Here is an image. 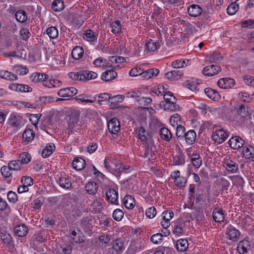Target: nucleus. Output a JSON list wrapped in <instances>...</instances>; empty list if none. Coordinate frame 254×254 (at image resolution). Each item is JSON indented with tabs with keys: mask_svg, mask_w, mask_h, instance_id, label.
I'll use <instances>...</instances> for the list:
<instances>
[{
	"mask_svg": "<svg viewBox=\"0 0 254 254\" xmlns=\"http://www.w3.org/2000/svg\"><path fill=\"white\" fill-rule=\"evenodd\" d=\"M85 189L89 194H94L98 190V186L95 182H90L86 184Z\"/></svg>",
	"mask_w": 254,
	"mask_h": 254,
	"instance_id": "f704fd0d",
	"label": "nucleus"
},
{
	"mask_svg": "<svg viewBox=\"0 0 254 254\" xmlns=\"http://www.w3.org/2000/svg\"><path fill=\"white\" fill-rule=\"evenodd\" d=\"M49 75L47 74L40 72H35L30 76V80L32 82L37 83L39 82H44L45 79H47Z\"/></svg>",
	"mask_w": 254,
	"mask_h": 254,
	"instance_id": "a211bd4d",
	"label": "nucleus"
},
{
	"mask_svg": "<svg viewBox=\"0 0 254 254\" xmlns=\"http://www.w3.org/2000/svg\"><path fill=\"white\" fill-rule=\"evenodd\" d=\"M237 118H239L241 121H244L245 119L249 116L250 113L248 108L244 105H240L237 108Z\"/></svg>",
	"mask_w": 254,
	"mask_h": 254,
	"instance_id": "ddd939ff",
	"label": "nucleus"
},
{
	"mask_svg": "<svg viewBox=\"0 0 254 254\" xmlns=\"http://www.w3.org/2000/svg\"><path fill=\"white\" fill-rule=\"evenodd\" d=\"M189 244L186 239H181L178 240L176 244V248L180 252H185L188 248Z\"/></svg>",
	"mask_w": 254,
	"mask_h": 254,
	"instance_id": "473e14b6",
	"label": "nucleus"
},
{
	"mask_svg": "<svg viewBox=\"0 0 254 254\" xmlns=\"http://www.w3.org/2000/svg\"><path fill=\"white\" fill-rule=\"evenodd\" d=\"M201 7L198 5L192 4L188 9L189 14L192 17H197L201 13Z\"/></svg>",
	"mask_w": 254,
	"mask_h": 254,
	"instance_id": "cd10ccee",
	"label": "nucleus"
},
{
	"mask_svg": "<svg viewBox=\"0 0 254 254\" xmlns=\"http://www.w3.org/2000/svg\"><path fill=\"white\" fill-rule=\"evenodd\" d=\"M191 161L193 166L198 168L201 165L202 161L200 157L198 154H193L191 156Z\"/></svg>",
	"mask_w": 254,
	"mask_h": 254,
	"instance_id": "a18cd8bd",
	"label": "nucleus"
},
{
	"mask_svg": "<svg viewBox=\"0 0 254 254\" xmlns=\"http://www.w3.org/2000/svg\"><path fill=\"white\" fill-rule=\"evenodd\" d=\"M55 148V145L53 143L48 144L45 148L43 149L42 152V156L44 158L49 157L53 152Z\"/></svg>",
	"mask_w": 254,
	"mask_h": 254,
	"instance_id": "4c0bfd02",
	"label": "nucleus"
},
{
	"mask_svg": "<svg viewBox=\"0 0 254 254\" xmlns=\"http://www.w3.org/2000/svg\"><path fill=\"white\" fill-rule=\"evenodd\" d=\"M20 116L15 114H11L8 119V123L12 127H17L20 124Z\"/></svg>",
	"mask_w": 254,
	"mask_h": 254,
	"instance_id": "a19ab883",
	"label": "nucleus"
},
{
	"mask_svg": "<svg viewBox=\"0 0 254 254\" xmlns=\"http://www.w3.org/2000/svg\"><path fill=\"white\" fill-rule=\"evenodd\" d=\"M64 8V2L61 0H55L52 4V8L55 11H60Z\"/></svg>",
	"mask_w": 254,
	"mask_h": 254,
	"instance_id": "603ef678",
	"label": "nucleus"
},
{
	"mask_svg": "<svg viewBox=\"0 0 254 254\" xmlns=\"http://www.w3.org/2000/svg\"><path fill=\"white\" fill-rule=\"evenodd\" d=\"M70 237L73 242L75 243H81L84 241V236L77 228H74L72 230Z\"/></svg>",
	"mask_w": 254,
	"mask_h": 254,
	"instance_id": "0eeeda50",
	"label": "nucleus"
},
{
	"mask_svg": "<svg viewBox=\"0 0 254 254\" xmlns=\"http://www.w3.org/2000/svg\"><path fill=\"white\" fill-rule=\"evenodd\" d=\"M163 235L162 234L157 233L154 234L150 238L151 241L155 244H159L162 240Z\"/></svg>",
	"mask_w": 254,
	"mask_h": 254,
	"instance_id": "69168bd1",
	"label": "nucleus"
},
{
	"mask_svg": "<svg viewBox=\"0 0 254 254\" xmlns=\"http://www.w3.org/2000/svg\"><path fill=\"white\" fill-rule=\"evenodd\" d=\"M83 75H84L83 81H86L92 79H94L97 77V73L93 71H83Z\"/></svg>",
	"mask_w": 254,
	"mask_h": 254,
	"instance_id": "5fc2aeb1",
	"label": "nucleus"
},
{
	"mask_svg": "<svg viewBox=\"0 0 254 254\" xmlns=\"http://www.w3.org/2000/svg\"><path fill=\"white\" fill-rule=\"evenodd\" d=\"M47 34L50 38L55 39L59 35V32L56 27H50L48 28L47 30Z\"/></svg>",
	"mask_w": 254,
	"mask_h": 254,
	"instance_id": "864d4df0",
	"label": "nucleus"
},
{
	"mask_svg": "<svg viewBox=\"0 0 254 254\" xmlns=\"http://www.w3.org/2000/svg\"><path fill=\"white\" fill-rule=\"evenodd\" d=\"M191 61L188 59L177 60L172 63V66L174 68H183L190 64Z\"/></svg>",
	"mask_w": 254,
	"mask_h": 254,
	"instance_id": "412c9836",
	"label": "nucleus"
},
{
	"mask_svg": "<svg viewBox=\"0 0 254 254\" xmlns=\"http://www.w3.org/2000/svg\"><path fill=\"white\" fill-rule=\"evenodd\" d=\"M225 235L226 238L230 241L235 242L239 240L241 233L233 226L229 225L226 228Z\"/></svg>",
	"mask_w": 254,
	"mask_h": 254,
	"instance_id": "20e7f679",
	"label": "nucleus"
},
{
	"mask_svg": "<svg viewBox=\"0 0 254 254\" xmlns=\"http://www.w3.org/2000/svg\"><path fill=\"white\" fill-rule=\"evenodd\" d=\"M196 134L195 131L193 129H190L186 132L184 139L187 144L192 145L196 140Z\"/></svg>",
	"mask_w": 254,
	"mask_h": 254,
	"instance_id": "2eb2a0df",
	"label": "nucleus"
},
{
	"mask_svg": "<svg viewBox=\"0 0 254 254\" xmlns=\"http://www.w3.org/2000/svg\"><path fill=\"white\" fill-rule=\"evenodd\" d=\"M15 234L19 237L25 236L27 232L28 229L26 226L24 225H19L15 227L14 229Z\"/></svg>",
	"mask_w": 254,
	"mask_h": 254,
	"instance_id": "c9c22d12",
	"label": "nucleus"
},
{
	"mask_svg": "<svg viewBox=\"0 0 254 254\" xmlns=\"http://www.w3.org/2000/svg\"><path fill=\"white\" fill-rule=\"evenodd\" d=\"M181 73L179 70H173L165 74V77L170 80H174L180 77Z\"/></svg>",
	"mask_w": 254,
	"mask_h": 254,
	"instance_id": "09e8293b",
	"label": "nucleus"
},
{
	"mask_svg": "<svg viewBox=\"0 0 254 254\" xmlns=\"http://www.w3.org/2000/svg\"><path fill=\"white\" fill-rule=\"evenodd\" d=\"M156 152L155 146L152 144H147L146 146L145 152L143 153V156L144 158H148L149 160L152 159L153 155H155Z\"/></svg>",
	"mask_w": 254,
	"mask_h": 254,
	"instance_id": "4be33fe9",
	"label": "nucleus"
},
{
	"mask_svg": "<svg viewBox=\"0 0 254 254\" xmlns=\"http://www.w3.org/2000/svg\"><path fill=\"white\" fill-rule=\"evenodd\" d=\"M159 73L157 68H150L147 70L142 71L141 77L145 80L149 79L156 76Z\"/></svg>",
	"mask_w": 254,
	"mask_h": 254,
	"instance_id": "6ab92c4d",
	"label": "nucleus"
},
{
	"mask_svg": "<svg viewBox=\"0 0 254 254\" xmlns=\"http://www.w3.org/2000/svg\"><path fill=\"white\" fill-rule=\"evenodd\" d=\"M0 77L9 81H14L18 79L17 76L7 70H0Z\"/></svg>",
	"mask_w": 254,
	"mask_h": 254,
	"instance_id": "a878e982",
	"label": "nucleus"
},
{
	"mask_svg": "<svg viewBox=\"0 0 254 254\" xmlns=\"http://www.w3.org/2000/svg\"><path fill=\"white\" fill-rule=\"evenodd\" d=\"M83 38L89 42H94L96 40L97 37L92 30H87L84 32Z\"/></svg>",
	"mask_w": 254,
	"mask_h": 254,
	"instance_id": "c03bdc74",
	"label": "nucleus"
},
{
	"mask_svg": "<svg viewBox=\"0 0 254 254\" xmlns=\"http://www.w3.org/2000/svg\"><path fill=\"white\" fill-rule=\"evenodd\" d=\"M221 70V67L217 65H210L203 68L202 73L206 76H213Z\"/></svg>",
	"mask_w": 254,
	"mask_h": 254,
	"instance_id": "6e6552de",
	"label": "nucleus"
},
{
	"mask_svg": "<svg viewBox=\"0 0 254 254\" xmlns=\"http://www.w3.org/2000/svg\"><path fill=\"white\" fill-rule=\"evenodd\" d=\"M85 166V161L81 158H75L72 162V166L76 170H82Z\"/></svg>",
	"mask_w": 254,
	"mask_h": 254,
	"instance_id": "2f4dec72",
	"label": "nucleus"
},
{
	"mask_svg": "<svg viewBox=\"0 0 254 254\" xmlns=\"http://www.w3.org/2000/svg\"><path fill=\"white\" fill-rule=\"evenodd\" d=\"M112 32L114 34H117L121 31V24L119 21L116 20L111 23Z\"/></svg>",
	"mask_w": 254,
	"mask_h": 254,
	"instance_id": "13d9d810",
	"label": "nucleus"
},
{
	"mask_svg": "<svg viewBox=\"0 0 254 254\" xmlns=\"http://www.w3.org/2000/svg\"><path fill=\"white\" fill-rule=\"evenodd\" d=\"M235 84L234 79L230 78H223L217 82L218 86L223 89H229L233 87Z\"/></svg>",
	"mask_w": 254,
	"mask_h": 254,
	"instance_id": "9d476101",
	"label": "nucleus"
},
{
	"mask_svg": "<svg viewBox=\"0 0 254 254\" xmlns=\"http://www.w3.org/2000/svg\"><path fill=\"white\" fill-rule=\"evenodd\" d=\"M229 135L227 131L225 130L223 128H219L216 129L213 133L212 139L215 142L220 144L225 141Z\"/></svg>",
	"mask_w": 254,
	"mask_h": 254,
	"instance_id": "39448f33",
	"label": "nucleus"
},
{
	"mask_svg": "<svg viewBox=\"0 0 254 254\" xmlns=\"http://www.w3.org/2000/svg\"><path fill=\"white\" fill-rule=\"evenodd\" d=\"M160 135L162 139L165 141H169L172 137V134L166 127H162L160 130Z\"/></svg>",
	"mask_w": 254,
	"mask_h": 254,
	"instance_id": "58836bf2",
	"label": "nucleus"
},
{
	"mask_svg": "<svg viewBox=\"0 0 254 254\" xmlns=\"http://www.w3.org/2000/svg\"><path fill=\"white\" fill-rule=\"evenodd\" d=\"M124 95H117L114 96L110 99V101L112 103L117 104L120 103H122L125 98Z\"/></svg>",
	"mask_w": 254,
	"mask_h": 254,
	"instance_id": "e2e57ef3",
	"label": "nucleus"
},
{
	"mask_svg": "<svg viewBox=\"0 0 254 254\" xmlns=\"http://www.w3.org/2000/svg\"><path fill=\"white\" fill-rule=\"evenodd\" d=\"M223 166L226 170L231 173L237 172L238 170V165L234 161L230 159H227L225 161Z\"/></svg>",
	"mask_w": 254,
	"mask_h": 254,
	"instance_id": "4468645a",
	"label": "nucleus"
},
{
	"mask_svg": "<svg viewBox=\"0 0 254 254\" xmlns=\"http://www.w3.org/2000/svg\"><path fill=\"white\" fill-rule=\"evenodd\" d=\"M107 200L113 204H117L118 193L115 189H109L106 193Z\"/></svg>",
	"mask_w": 254,
	"mask_h": 254,
	"instance_id": "9b49d317",
	"label": "nucleus"
},
{
	"mask_svg": "<svg viewBox=\"0 0 254 254\" xmlns=\"http://www.w3.org/2000/svg\"><path fill=\"white\" fill-rule=\"evenodd\" d=\"M141 92L139 90H131L125 93L126 98H132L134 99L137 102V99L140 98Z\"/></svg>",
	"mask_w": 254,
	"mask_h": 254,
	"instance_id": "37998d69",
	"label": "nucleus"
},
{
	"mask_svg": "<svg viewBox=\"0 0 254 254\" xmlns=\"http://www.w3.org/2000/svg\"><path fill=\"white\" fill-rule=\"evenodd\" d=\"M185 155L182 154H178L173 157V163L174 165H182L185 162Z\"/></svg>",
	"mask_w": 254,
	"mask_h": 254,
	"instance_id": "de8ad7c7",
	"label": "nucleus"
},
{
	"mask_svg": "<svg viewBox=\"0 0 254 254\" xmlns=\"http://www.w3.org/2000/svg\"><path fill=\"white\" fill-rule=\"evenodd\" d=\"M124 216V212L120 209L115 210L113 213V217L116 221H119L122 220Z\"/></svg>",
	"mask_w": 254,
	"mask_h": 254,
	"instance_id": "052dcab7",
	"label": "nucleus"
},
{
	"mask_svg": "<svg viewBox=\"0 0 254 254\" xmlns=\"http://www.w3.org/2000/svg\"><path fill=\"white\" fill-rule=\"evenodd\" d=\"M123 203L126 208L128 209H131L134 206V199L131 195H126L123 199Z\"/></svg>",
	"mask_w": 254,
	"mask_h": 254,
	"instance_id": "ea45409f",
	"label": "nucleus"
},
{
	"mask_svg": "<svg viewBox=\"0 0 254 254\" xmlns=\"http://www.w3.org/2000/svg\"><path fill=\"white\" fill-rule=\"evenodd\" d=\"M163 97L166 102L164 105V108L166 110L175 111L176 107V98L170 91L166 92L163 94Z\"/></svg>",
	"mask_w": 254,
	"mask_h": 254,
	"instance_id": "f03ea898",
	"label": "nucleus"
},
{
	"mask_svg": "<svg viewBox=\"0 0 254 254\" xmlns=\"http://www.w3.org/2000/svg\"><path fill=\"white\" fill-rule=\"evenodd\" d=\"M180 122V116L176 114L173 116H172L170 119V123L173 127L179 126V123Z\"/></svg>",
	"mask_w": 254,
	"mask_h": 254,
	"instance_id": "bf43d9fd",
	"label": "nucleus"
},
{
	"mask_svg": "<svg viewBox=\"0 0 254 254\" xmlns=\"http://www.w3.org/2000/svg\"><path fill=\"white\" fill-rule=\"evenodd\" d=\"M108 128L112 134H116L120 130L119 121L115 118L111 119L108 122Z\"/></svg>",
	"mask_w": 254,
	"mask_h": 254,
	"instance_id": "423d86ee",
	"label": "nucleus"
},
{
	"mask_svg": "<svg viewBox=\"0 0 254 254\" xmlns=\"http://www.w3.org/2000/svg\"><path fill=\"white\" fill-rule=\"evenodd\" d=\"M228 143L231 148L234 149H238L243 147L245 142L242 138L239 136H236L231 137L229 139Z\"/></svg>",
	"mask_w": 254,
	"mask_h": 254,
	"instance_id": "1a4fd4ad",
	"label": "nucleus"
},
{
	"mask_svg": "<svg viewBox=\"0 0 254 254\" xmlns=\"http://www.w3.org/2000/svg\"><path fill=\"white\" fill-rule=\"evenodd\" d=\"M84 53L83 48L80 46H76L72 51L71 56L75 60H79L81 59Z\"/></svg>",
	"mask_w": 254,
	"mask_h": 254,
	"instance_id": "72a5a7b5",
	"label": "nucleus"
},
{
	"mask_svg": "<svg viewBox=\"0 0 254 254\" xmlns=\"http://www.w3.org/2000/svg\"><path fill=\"white\" fill-rule=\"evenodd\" d=\"M238 9L239 4L236 1L232 2L231 3L228 5L227 8V12L229 15H234L238 11Z\"/></svg>",
	"mask_w": 254,
	"mask_h": 254,
	"instance_id": "8fccbe9b",
	"label": "nucleus"
},
{
	"mask_svg": "<svg viewBox=\"0 0 254 254\" xmlns=\"http://www.w3.org/2000/svg\"><path fill=\"white\" fill-rule=\"evenodd\" d=\"M204 92L207 96L213 100L218 101L221 99L219 93L214 89L206 88L204 89Z\"/></svg>",
	"mask_w": 254,
	"mask_h": 254,
	"instance_id": "b1692460",
	"label": "nucleus"
},
{
	"mask_svg": "<svg viewBox=\"0 0 254 254\" xmlns=\"http://www.w3.org/2000/svg\"><path fill=\"white\" fill-rule=\"evenodd\" d=\"M0 237L2 242L5 244L11 251L14 250V247L12 242L11 237L9 234L2 233L0 235Z\"/></svg>",
	"mask_w": 254,
	"mask_h": 254,
	"instance_id": "5701e85b",
	"label": "nucleus"
},
{
	"mask_svg": "<svg viewBox=\"0 0 254 254\" xmlns=\"http://www.w3.org/2000/svg\"><path fill=\"white\" fill-rule=\"evenodd\" d=\"M242 153L247 159L253 160L254 158V148L252 146H245Z\"/></svg>",
	"mask_w": 254,
	"mask_h": 254,
	"instance_id": "bb28decb",
	"label": "nucleus"
},
{
	"mask_svg": "<svg viewBox=\"0 0 254 254\" xmlns=\"http://www.w3.org/2000/svg\"><path fill=\"white\" fill-rule=\"evenodd\" d=\"M59 183L60 186L64 189H69L71 186L70 179L65 175L61 176L59 178Z\"/></svg>",
	"mask_w": 254,
	"mask_h": 254,
	"instance_id": "7c9ffc66",
	"label": "nucleus"
},
{
	"mask_svg": "<svg viewBox=\"0 0 254 254\" xmlns=\"http://www.w3.org/2000/svg\"><path fill=\"white\" fill-rule=\"evenodd\" d=\"M112 249L116 254H121L125 247L124 243L119 239L114 240L112 243Z\"/></svg>",
	"mask_w": 254,
	"mask_h": 254,
	"instance_id": "f3484780",
	"label": "nucleus"
},
{
	"mask_svg": "<svg viewBox=\"0 0 254 254\" xmlns=\"http://www.w3.org/2000/svg\"><path fill=\"white\" fill-rule=\"evenodd\" d=\"M250 242L247 240H243L238 244L237 249L240 254H243L250 250Z\"/></svg>",
	"mask_w": 254,
	"mask_h": 254,
	"instance_id": "dca6fc26",
	"label": "nucleus"
},
{
	"mask_svg": "<svg viewBox=\"0 0 254 254\" xmlns=\"http://www.w3.org/2000/svg\"><path fill=\"white\" fill-rule=\"evenodd\" d=\"M157 212L154 207H149L145 211L146 217L149 219L154 218L156 215Z\"/></svg>",
	"mask_w": 254,
	"mask_h": 254,
	"instance_id": "338daca9",
	"label": "nucleus"
},
{
	"mask_svg": "<svg viewBox=\"0 0 254 254\" xmlns=\"http://www.w3.org/2000/svg\"><path fill=\"white\" fill-rule=\"evenodd\" d=\"M15 18L19 22H24L27 19V15L25 11L22 10H18L15 13Z\"/></svg>",
	"mask_w": 254,
	"mask_h": 254,
	"instance_id": "3c124183",
	"label": "nucleus"
},
{
	"mask_svg": "<svg viewBox=\"0 0 254 254\" xmlns=\"http://www.w3.org/2000/svg\"><path fill=\"white\" fill-rule=\"evenodd\" d=\"M241 25L244 28H254V20L248 19L244 20L241 22Z\"/></svg>",
	"mask_w": 254,
	"mask_h": 254,
	"instance_id": "774afa93",
	"label": "nucleus"
},
{
	"mask_svg": "<svg viewBox=\"0 0 254 254\" xmlns=\"http://www.w3.org/2000/svg\"><path fill=\"white\" fill-rule=\"evenodd\" d=\"M145 47L147 51L154 52L160 47V45L156 41L150 39L146 42Z\"/></svg>",
	"mask_w": 254,
	"mask_h": 254,
	"instance_id": "c85d7f7f",
	"label": "nucleus"
},
{
	"mask_svg": "<svg viewBox=\"0 0 254 254\" xmlns=\"http://www.w3.org/2000/svg\"><path fill=\"white\" fill-rule=\"evenodd\" d=\"M117 76V73L113 69L107 70L103 72L101 76L102 80L105 81H110Z\"/></svg>",
	"mask_w": 254,
	"mask_h": 254,
	"instance_id": "aec40b11",
	"label": "nucleus"
},
{
	"mask_svg": "<svg viewBox=\"0 0 254 254\" xmlns=\"http://www.w3.org/2000/svg\"><path fill=\"white\" fill-rule=\"evenodd\" d=\"M35 137L34 131L30 128H26L22 134V138L26 142H31Z\"/></svg>",
	"mask_w": 254,
	"mask_h": 254,
	"instance_id": "c756f323",
	"label": "nucleus"
},
{
	"mask_svg": "<svg viewBox=\"0 0 254 254\" xmlns=\"http://www.w3.org/2000/svg\"><path fill=\"white\" fill-rule=\"evenodd\" d=\"M1 173L2 176L5 178H10L11 177V169L8 166H2L1 168Z\"/></svg>",
	"mask_w": 254,
	"mask_h": 254,
	"instance_id": "680f3d73",
	"label": "nucleus"
},
{
	"mask_svg": "<svg viewBox=\"0 0 254 254\" xmlns=\"http://www.w3.org/2000/svg\"><path fill=\"white\" fill-rule=\"evenodd\" d=\"M31 155L27 152H23L19 154L18 157V161L22 164H27L31 161Z\"/></svg>",
	"mask_w": 254,
	"mask_h": 254,
	"instance_id": "e433bc0d",
	"label": "nucleus"
},
{
	"mask_svg": "<svg viewBox=\"0 0 254 254\" xmlns=\"http://www.w3.org/2000/svg\"><path fill=\"white\" fill-rule=\"evenodd\" d=\"M212 217L216 222H221L224 221L225 216L222 210L220 208H215L212 212Z\"/></svg>",
	"mask_w": 254,
	"mask_h": 254,
	"instance_id": "393cba45",
	"label": "nucleus"
},
{
	"mask_svg": "<svg viewBox=\"0 0 254 254\" xmlns=\"http://www.w3.org/2000/svg\"><path fill=\"white\" fill-rule=\"evenodd\" d=\"M8 166L13 171L20 170L22 168V165L17 160H12L8 163Z\"/></svg>",
	"mask_w": 254,
	"mask_h": 254,
	"instance_id": "4d7b16f0",
	"label": "nucleus"
},
{
	"mask_svg": "<svg viewBox=\"0 0 254 254\" xmlns=\"http://www.w3.org/2000/svg\"><path fill=\"white\" fill-rule=\"evenodd\" d=\"M69 78L73 80L83 81L84 75H83V71L81 72H70L68 73Z\"/></svg>",
	"mask_w": 254,
	"mask_h": 254,
	"instance_id": "79ce46f5",
	"label": "nucleus"
},
{
	"mask_svg": "<svg viewBox=\"0 0 254 254\" xmlns=\"http://www.w3.org/2000/svg\"><path fill=\"white\" fill-rule=\"evenodd\" d=\"M77 90L74 87L65 88L60 89L58 95L62 97H70L77 94Z\"/></svg>",
	"mask_w": 254,
	"mask_h": 254,
	"instance_id": "f8f14e48",
	"label": "nucleus"
},
{
	"mask_svg": "<svg viewBox=\"0 0 254 254\" xmlns=\"http://www.w3.org/2000/svg\"><path fill=\"white\" fill-rule=\"evenodd\" d=\"M79 113L76 111H72L67 119V128L69 130H77L81 129L83 123L79 120Z\"/></svg>",
	"mask_w": 254,
	"mask_h": 254,
	"instance_id": "f257e3e1",
	"label": "nucleus"
},
{
	"mask_svg": "<svg viewBox=\"0 0 254 254\" xmlns=\"http://www.w3.org/2000/svg\"><path fill=\"white\" fill-rule=\"evenodd\" d=\"M12 71L20 75H25L29 72V69L24 66H22L19 65H15L12 67Z\"/></svg>",
	"mask_w": 254,
	"mask_h": 254,
	"instance_id": "49530a36",
	"label": "nucleus"
},
{
	"mask_svg": "<svg viewBox=\"0 0 254 254\" xmlns=\"http://www.w3.org/2000/svg\"><path fill=\"white\" fill-rule=\"evenodd\" d=\"M183 229L182 225L180 224H176L174 226L173 233L176 236H180L183 233Z\"/></svg>",
	"mask_w": 254,
	"mask_h": 254,
	"instance_id": "0e129e2a",
	"label": "nucleus"
},
{
	"mask_svg": "<svg viewBox=\"0 0 254 254\" xmlns=\"http://www.w3.org/2000/svg\"><path fill=\"white\" fill-rule=\"evenodd\" d=\"M120 164L117 159L110 156L107 157L104 160L105 168L110 172L117 171Z\"/></svg>",
	"mask_w": 254,
	"mask_h": 254,
	"instance_id": "7ed1b4c3",
	"label": "nucleus"
},
{
	"mask_svg": "<svg viewBox=\"0 0 254 254\" xmlns=\"http://www.w3.org/2000/svg\"><path fill=\"white\" fill-rule=\"evenodd\" d=\"M186 134V130L185 127L182 125L178 126L176 129V135L177 138L180 139H184L185 134Z\"/></svg>",
	"mask_w": 254,
	"mask_h": 254,
	"instance_id": "6e6d98bb",
	"label": "nucleus"
}]
</instances>
